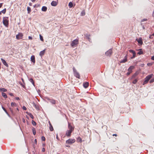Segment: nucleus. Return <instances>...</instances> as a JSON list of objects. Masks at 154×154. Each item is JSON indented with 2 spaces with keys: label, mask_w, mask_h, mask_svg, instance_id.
Here are the masks:
<instances>
[{
  "label": "nucleus",
  "mask_w": 154,
  "mask_h": 154,
  "mask_svg": "<svg viewBox=\"0 0 154 154\" xmlns=\"http://www.w3.org/2000/svg\"><path fill=\"white\" fill-rule=\"evenodd\" d=\"M68 128L66 132L65 135L68 137H70L71 135V133L74 130V127L72 126L71 124L68 123Z\"/></svg>",
  "instance_id": "1"
},
{
  "label": "nucleus",
  "mask_w": 154,
  "mask_h": 154,
  "mask_svg": "<svg viewBox=\"0 0 154 154\" xmlns=\"http://www.w3.org/2000/svg\"><path fill=\"white\" fill-rule=\"evenodd\" d=\"M153 76V75L152 74L149 75L147 76L145 78V80L144 82H143V85H144L148 83L149 79L152 77Z\"/></svg>",
  "instance_id": "2"
},
{
  "label": "nucleus",
  "mask_w": 154,
  "mask_h": 154,
  "mask_svg": "<svg viewBox=\"0 0 154 154\" xmlns=\"http://www.w3.org/2000/svg\"><path fill=\"white\" fill-rule=\"evenodd\" d=\"M73 70L75 76L77 78L79 79L80 78V75L79 73L77 71L75 67H73Z\"/></svg>",
  "instance_id": "3"
},
{
  "label": "nucleus",
  "mask_w": 154,
  "mask_h": 154,
  "mask_svg": "<svg viewBox=\"0 0 154 154\" xmlns=\"http://www.w3.org/2000/svg\"><path fill=\"white\" fill-rule=\"evenodd\" d=\"M79 43V40L78 39H75L73 40L72 43L71 44V46L73 47H74V46H75L76 45H77Z\"/></svg>",
  "instance_id": "4"
},
{
  "label": "nucleus",
  "mask_w": 154,
  "mask_h": 154,
  "mask_svg": "<svg viewBox=\"0 0 154 154\" xmlns=\"http://www.w3.org/2000/svg\"><path fill=\"white\" fill-rule=\"evenodd\" d=\"M3 23L6 26H8V20L6 18L4 17L3 19Z\"/></svg>",
  "instance_id": "5"
},
{
  "label": "nucleus",
  "mask_w": 154,
  "mask_h": 154,
  "mask_svg": "<svg viewBox=\"0 0 154 154\" xmlns=\"http://www.w3.org/2000/svg\"><path fill=\"white\" fill-rule=\"evenodd\" d=\"M75 142V140L74 139L70 138L67 140L66 141V143L67 144H72L74 143Z\"/></svg>",
  "instance_id": "6"
},
{
  "label": "nucleus",
  "mask_w": 154,
  "mask_h": 154,
  "mask_svg": "<svg viewBox=\"0 0 154 154\" xmlns=\"http://www.w3.org/2000/svg\"><path fill=\"white\" fill-rule=\"evenodd\" d=\"M112 54V51L111 49H110L107 51L105 53V54L107 56L110 57Z\"/></svg>",
  "instance_id": "7"
},
{
  "label": "nucleus",
  "mask_w": 154,
  "mask_h": 154,
  "mask_svg": "<svg viewBox=\"0 0 154 154\" xmlns=\"http://www.w3.org/2000/svg\"><path fill=\"white\" fill-rule=\"evenodd\" d=\"M23 34L21 33H19L18 35H16V38L17 39H20L22 38Z\"/></svg>",
  "instance_id": "8"
},
{
  "label": "nucleus",
  "mask_w": 154,
  "mask_h": 154,
  "mask_svg": "<svg viewBox=\"0 0 154 154\" xmlns=\"http://www.w3.org/2000/svg\"><path fill=\"white\" fill-rule=\"evenodd\" d=\"M89 85V83L88 82H85L83 83V87L85 88H86L88 87Z\"/></svg>",
  "instance_id": "9"
},
{
  "label": "nucleus",
  "mask_w": 154,
  "mask_h": 154,
  "mask_svg": "<svg viewBox=\"0 0 154 154\" xmlns=\"http://www.w3.org/2000/svg\"><path fill=\"white\" fill-rule=\"evenodd\" d=\"M134 68V66H131L128 69V72L130 73H132V69Z\"/></svg>",
  "instance_id": "10"
},
{
  "label": "nucleus",
  "mask_w": 154,
  "mask_h": 154,
  "mask_svg": "<svg viewBox=\"0 0 154 154\" xmlns=\"http://www.w3.org/2000/svg\"><path fill=\"white\" fill-rule=\"evenodd\" d=\"M138 74V72H135L132 76L131 79H132L135 78Z\"/></svg>",
  "instance_id": "11"
},
{
  "label": "nucleus",
  "mask_w": 154,
  "mask_h": 154,
  "mask_svg": "<svg viewBox=\"0 0 154 154\" xmlns=\"http://www.w3.org/2000/svg\"><path fill=\"white\" fill-rule=\"evenodd\" d=\"M1 60L3 64L6 66L8 67V65L7 64L6 61L4 59L2 58H1Z\"/></svg>",
  "instance_id": "12"
},
{
  "label": "nucleus",
  "mask_w": 154,
  "mask_h": 154,
  "mask_svg": "<svg viewBox=\"0 0 154 154\" xmlns=\"http://www.w3.org/2000/svg\"><path fill=\"white\" fill-rule=\"evenodd\" d=\"M51 4L52 6H55L57 5V2H56V1H53L51 3Z\"/></svg>",
  "instance_id": "13"
},
{
  "label": "nucleus",
  "mask_w": 154,
  "mask_h": 154,
  "mask_svg": "<svg viewBox=\"0 0 154 154\" xmlns=\"http://www.w3.org/2000/svg\"><path fill=\"white\" fill-rule=\"evenodd\" d=\"M31 60L34 63H35V57L34 55H32L31 56Z\"/></svg>",
  "instance_id": "14"
},
{
  "label": "nucleus",
  "mask_w": 154,
  "mask_h": 154,
  "mask_svg": "<svg viewBox=\"0 0 154 154\" xmlns=\"http://www.w3.org/2000/svg\"><path fill=\"white\" fill-rule=\"evenodd\" d=\"M45 50L46 49H45L43 50L40 52L39 53V55L40 56L42 57L44 55Z\"/></svg>",
  "instance_id": "15"
},
{
  "label": "nucleus",
  "mask_w": 154,
  "mask_h": 154,
  "mask_svg": "<svg viewBox=\"0 0 154 154\" xmlns=\"http://www.w3.org/2000/svg\"><path fill=\"white\" fill-rule=\"evenodd\" d=\"M49 126H49L50 130L51 131H53L54 130L53 127L50 121L49 122Z\"/></svg>",
  "instance_id": "16"
},
{
  "label": "nucleus",
  "mask_w": 154,
  "mask_h": 154,
  "mask_svg": "<svg viewBox=\"0 0 154 154\" xmlns=\"http://www.w3.org/2000/svg\"><path fill=\"white\" fill-rule=\"evenodd\" d=\"M137 41L141 45H142L143 44V41L141 38H140L138 39V40H137Z\"/></svg>",
  "instance_id": "17"
},
{
  "label": "nucleus",
  "mask_w": 154,
  "mask_h": 154,
  "mask_svg": "<svg viewBox=\"0 0 154 154\" xmlns=\"http://www.w3.org/2000/svg\"><path fill=\"white\" fill-rule=\"evenodd\" d=\"M47 9V8L45 6H43L42 8V11H46Z\"/></svg>",
  "instance_id": "18"
},
{
  "label": "nucleus",
  "mask_w": 154,
  "mask_h": 154,
  "mask_svg": "<svg viewBox=\"0 0 154 154\" xmlns=\"http://www.w3.org/2000/svg\"><path fill=\"white\" fill-rule=\"evenodd\" d=\"M78 142H80L81 143L82 142V140L81 138L80 137H78L77 140Z\"/></svg>",
  "instance_id": "19"
},
{
  "label": "nucleus",
  "mask_w": 154,
  "mask_h": 154,
  "mask_svg": "<svg viewBox=\"0 0 154 154\" xmlns=\"http://www.w3.org/2000/svg\"><path fill=\"white\" fill-rule=\"evenodd\" d=\"M138 80V79L136 78L133 81L132 83L134 84H136Z\"/></svg>",
  "instance_id": "20"
},
{
  "label": "nucleus",
  "mask_w": 154,
  "mask_h": 154,
  "mask_svg": "<svg viewBox=\"0 0 154 154\" xmlns=\"http://www.w3.org/2000/svg\"><path fill=\"white\" fill-rule=\"evenodd\" d=\"M2 96L5 98H7V96L5 93L3 92L2 93Z\"/></svg>",
  "instance_id": "21"
},
{
  "label": "nucleus",
  "mask_w": 154,
  "mask_h": 154,
  "mask_svg": "<svg viewBox=\"0 0 154 154\" xmlns=\"http://www.w3.org/2000/svg\"><path fill=\"white\" fill-rule=\"evenodd\" d=\"M139 55H141L143 54V52L142 51V50L141 49H140L139 50V51L137 53Z\"/></svg>",
  "instance_id": "22"
},
{
  "label": "nucleus",
  "mask_w": 154,
  "mask_h": 154,
  "mask_svg": "<svg viewBox=\"0 0 154 154\" xmlns=\"http://www.w3.org/2000/svg\"><path fill=\"white\" fill-rule=\"evenodd\" d=\"M73 4L71 2H70L69 3L68 6L69 8H72L73 6Z\"/></svg>",
  "instance_id": "23"
},
{
  "label": "nucleus",
  "mask_w": 154,
  "mask_h": 154,
  "mask_svg": "<svg viewBox=\"0 0 154 154\" xmlns=\"http://www.w3.org/2000/svg\"><path fill=\"white\" fill-rule=\"evenodd\" d=\"M85 14V12L84 10L82 11L81 13V16H84Z\"/></svg>",
  "instance_id": "24"
},
{
  "label": "nucleus",
  "mask_w": 154,
  "mask_h": 154,
  "mask_svg": "<svg viewBox=\"0 0 154 154\" xmlns=\"http://www.w3.org/2000/svg\"><path fill=\"white\" fill-rule=\"evenodd\" d=\"M0 91H2L3 92H6L7 91V90L4 88H0Z\"/></svg>",
  "instance_id": "25"
},
{
  "label": "nucleus",
  "mask_w": 154,
  "mask_h": 154,
  "mask_svg": "<svg viewBox=\"0 0 154 154\" xmlns=\"http://www.w3.org/2000/svg\"><path fill=\"white\" fill-rule=\"evenodd\" d=\"M11 105L12 106H17V104L16 103L13 102H12L11 103Z\"/></svg>",
  "instance_id": "26"
},
{
  "label": "nucleus",
  "mask_w": 154,
  "mask_h": 154,
  "mask_svg": "<svg viewBox=\"0 0 154 154\" xmlns=\"http://www.w3.org/2000/svg\"><path fill=\"white\" fill-rule=\"evenodd\" d=\"M50 102L52 104H55L56 103V101L54 100H51Z\"/></svg>",
  "instance_id": "27"
},
{
  "label": "nucleus",
  "mask_w": 154,
  "mask_h": 154,
  "mask_svg": "<svg viewBox=\"0 0 154 154\" xmlns=\"http://www.w3.org/2000/svg\"><path fill=\"white\" fill-rule=\"evenodd\" d=\"M28 115L32 119H33L34 116L31 113H28Z\"/></svg>",
  "instance_id": "28"
},
{
  "label": "nucleus",
  "mask_w": 154,
  "mask_h": 154,
  "mask_svg": "<svg viewBox=\"0 0 154 154\" xmlns=\"http://www.w3.org/2000/svg\"><path fill=\"white\" fill-rule=\"evenodd\" d=\"M27 10L28 11V13H29L31 11V9L29 7H27Z\"/></svg>",
  "instance_id": "29"
},
{
  "label": "nucleus",
  "mask_w": 154,
  "mask_h": 154,
  "mask_svg": "<svg viewBox=\"0 0 154 154\" xmlns=\"http://www.w3.org/2000/svg\"><path fill=\"white\" fill-rule=\"evenodd\" d=\"M32 130L33 131V133L34 135H35L36 134V131L35 128H33L32 129Z\"/></svg>",
  "instance_id": "30"
},
{
  "label": "nucleus",
  "mask_w": 154,
  "mask_h": 154,
  "mask_svg": "<svg viewBox=\"0 0 154 154\" xmlns=\"http://www.w3.org/2000/svg\"><path fill=\"white\" fill-rule=\"evenodd\" d=\"M127 60H125V59H124L123 60H121L120 62L121 63H125L127 62Z\"/></svg>",
  "instance_id": "31"
},
{
  "label": "nucleus",
  "mask_w": 154,
  "mask_h": 154,
  "mask_svg": "<svg viewBox=\"0 0 154 154\" xmlns=\"http://www.w3.org/2000/svg\"><path fill=\"white\" fill-rule=\"evenodd\" d=\"M39 36L40 40L42 41L43 42L44 39H43V37L41 35H40Z\"/></svg>",
  "instance_id": "32"
},
{
  "label": "nucleus",
  "mask_w": 154,
  "mask_h": 154,
  "mask_svg": "<svg viewBox=\"0 0 154 154\" xmlns=\"http://www.w3.org/2000/svg\"><path fill=\"white\" fill-rule=\"evenodd\" d=\"M6 8H5L3 10H2L1 12V13L2 12V13H3V14H5L6 12Z\"/></svg>",
  "instance_id": "33"
},
{
  "label": "nucleus",
  "mask_w": 154,
  "mask_h": 154,
  "mask_svg": "<svg viewBox=\"0 0 154 154\" xmlns=\"http://www.w3.org/2000/svg\"><path fill=\"white\" fill-rule=\"evenodd\" d=\"M29 81L32 83V84L34 85V82L32 79H29Z\"/></svg>",
  "instance_id": "34"
},
{
  "label": "nucleus",
  "mask_w": 154,
  "mask_h": 154,
  "mask_svg": "<svg viewBox=\"0 0 154 154\" xmlns=\"http://www.w3.org/2000/svg\"><path fill=\"white\" fill-rule=\"evenodd\" d=\"M2 109H3V110L5 111V112L7 114H8V113L7 111H6V109H5L4 107H3V106H2Z\"/></svg>",
  "instance_id": "35"
},
{
  "label": "nucleus",
  "mask_w": 154,
  "mask_h": 154,
  "mask_svg": "<svg viewBox=\"0 0 154 154\" xmlns=\"http://www.w3.org/2000/svg\"><path fill=\"white\" fill-rule=\"evenodd\" d=\"M136 56V53H134L133 54V57H131V59H133Z\"/></svg>",
  "instance_id": "36"
},
{
  "label": "nucleus",
  "mask_w": 154,
  "mask_h": 154,
  "mask_svg": "<svg viewBox=\"0 0 154 154\" xmlns=\"http://www.w3.org/2000/svg\"><path fill=\"white\" fill-rule=\"evenodd\" d=\"M19 84L24 88H25V85L21 82H19Z\"/></svg>",
  "instance_id": "37"
},
{
  "label": "nucleus",
  "mask_w": 154,
  "mask_h": 154,
  "mask_svg": "<svg viewBox=\"0 0 154 154\" xmlns=\"http://www.w3.org/2000/svg\"><path fill=\"white\" fill-rule=\"evenodd\" d=\"M32 124L33 125H35L36 124V123L34 121H32Z\"/></svg>",
  "instance_id": "38"
},
{
  "label": "nucleus",
  "mask_w": 154,
  "mask_h": 154,
  "mask_svg": "<svg viewBox=\"0 0 154 154\" xmlns=\"http://www.w3.org/2000/svg\"><path fill=\"white\" fill-rule=\"evenodd\" d=\"M42 140H43V141H45V137H44V136H42Z\"/></svg>",
  "instance_id": "39"
},
{
  "label": "nucleus",
  "mask_w": 154,
  "mask_h": 154,
  "mask_svg": "<svg viewBox=\"0 0 154 154\" xmlns=\"http://www.w3.org/2000/svg\"><path fill=\"white\" fill-rule=\"evenodd\" d=\"M129 51L130 52L132 53L133 54L135 53V52L134 51H133V50H129Z\"/></svg>",
  "instance_id": "40"
},
{
  "label": "nucleus",
  "mask_w": 154,
  "mask_h": 154,
  "mask_svg": "<svg viewBox=\"0 0 154 154\" xmlns=\"http://www.w3.org/2000/svg\"><path fill=\"white\" fill-rule=\"evenodd\" d=\"M147 20L146 19H143L142 20H141V22H144V21H147Z\"/></svg>",
  "instance_id": "41"
},
{
  "label": "nucleus",
  "mask_w": 154,
  "mask_h": 154,
  "mask_svg": "<svg viewBox=\"0 0 154 154\" xmlns=\"http://www.w3.org/2000/svg\"><path fill=\"white\" fill-rule=\"evenodd\" d=\"M154 82V79H152L150 81V83H152Z\"/></svg>",
  "instance_id": "42"
},
{
  "label": "nucleus",
  "mask_w": 154,
  "mask_h": 154,
  "mask_svg": "<svg viewBox=\"0 0 154 154\" xmlns=\"http://www.w3.org/2000/svg\"><path fill=\"white\" fill-rule=\"evenodd\" d=\"M23 109L24 110H26V107L25 106H23Z\"/></svg>",
  "instance_id": "43"
},
{
  "label": "nucleus",
  "mask_w": 154,
  "mask_h": 154,
  "mask_svg": "<svg viewBox=\"0 0 154 154\" xmlns=\"http://www.w3.org/2000/svg\"><path fill=\"white\" fill-rule=\"evenodd\" d=\"M29 39L30 40H32V37L29 36L28 37Z\"/></svg>",
  "instance_id": "44"
},
{
  "label": "nucleus",
  "mask_w": 154,
  "mask_h": 154,
  "mask_svg": "<svg viewBox=\"0 0 154 154\" xmlns=\"http://www.w3.org/2000/svg\"><path fill=\"white\" fill-rule=\"evenodd\" d=\"M151 60H154V56H152L151 58Z\"/></svg>",
  "instance_id": "45"
},
{
  "label": "nucleus",
  "mask_w": 154,
  "mask_h": 154,
  "mask_svg": "<svg viewBox=\"0 0 154 154\" xmlns=\"http://www.w3.org/2000/svg\"><path fill=\"white\" fill-rule=\"evenodd\" d=\"M130 73H131L130 72H127L126 73V75H129L130 74Z\"/></svg>",
  "instance_id": "46"
},
{
  "label": "nucleus",
  "mask_w": 154,
  "mask_h": 154,
  "mask_svg": "<svg viewBox=\"0 0 154 154\" xmlns=\"http://www.w3.org/2000/svg\"><path fill=\"white\" fill-rule=\"evenodd\" d=\"M56 138L58 140H60V139H59V137H58V136L57 135V136H56Z\"/></svg>",
  "instance_id": "47"
},
{
  "label": "nucleus",
  "mask_w": 154,
  "mask_h": 154,
  "mask_svg": "<svg viewBox=\"0 0 154 154\" xmlns=\"http://www.w3.org/2000/svg\"><path fill=\"white\" fill-rule=\"evenodd\" d=\"M127 55H126L124 59L125 60H127Z\"/></svg>",
  "instance_id": "48"
},
{
  "label": "nucleus",
  "mask_w": 154,
  "mask_h": 154,
  "mask_svg": "<svg viewBox=\"0 0 154 154\" xmlns=\"http://www.w3.org/2000/svg\"><path fill=\"white\" fill-rule=\"evenodd\" d=\"M153 37V36H152V35H150L149 38H152Z\"/></svg>",
  "instance_id": "49"
},
{
  "label": "nucleus",
  "mask_w": 154,
  "mask_h": 154,
  "mask_svg": "<svg viewBox=\"0 0 154 154\" xmlns=\"http://www.w3.org/2000/svg\"><path fill=\"white\" fill-rule=\"evenodd\" d=\"M15 99H16V100H19V99H20L19 97H16L15 98Z\"/></svg>",
  "instance_id": "50"
},
{
  "label": "nucleus",
  "mask_w": 154,
  "mask_h": 154,
  "mask_svg": "<svg viewBox=\"0 0 154 154\" xmlns=\"http://www.w3.org/2000/svg\"><path fill=\"white\" fill-rule=\"evenodd\" d=\"M2 3H0V8L2 7Z\"/></svg>",
  "instance_id": "51"
},
{
  "label": "nucleus",
  "mask_w": 154,
  "mask_h": 154,
  "mask_svg": "<svg viewBox=\"0 0 154 154\" xmlns=\"http://www.w3.org/2000/svg\"><path fill=\"white\" fill-rule=\"evenodd\" d=\"M112 136H115L116 137V136H117V134H113L112 135Z\"/></svg>",
  "instance_id": "52"
},
{
  "label": "nucleus",
  "mask_w": 154,
  "mask_h": 154,
  "mask_svg": "<svg viewBox=\"0 0 154 154\" xmlns=\"http://www.w3.org/2000/svg\"><path fill=\"white\" fill-rule=\"evenodd\" d=\"M45 149L43 148H42V152H44L45 151Z\"/></svg>",
  "instance_id": "53"
},
{
  "label": "nucleus",
  "mask_w": 154,
  "mask_h": 154,
  "mask_svg": "<svg viewBox=\"0 0 154 154\" xmlns=\"http://www.w3.org/2000/svg\"><path fill=\"white\" fill-rule=\"evenodd\" d=\"M35 143L36 144L37 143V140L36 139H35Z\"/></svg>",
  "instance_id": "54"
},
{
  "label": "nucleus",
  "mask_w": 154,
  "mask_h": 154,
  "mask_svg": "<svg viewBox=\"0 0 154 154\" xmlns=\"http://www.w3.org/2000/svg\"><path fill=\"white\" fill-rule=\"evenodd\" d=\"M29 5L30 6H31L32 5V4L31 3H30L29 4Z\"/></svg>",
  "instance_id": "55"
},
{
  "label": "nucleus",
  "mask_w": 154,
  "mask_h": 154,
  "mask_svg": "<svg viewBox=\"0 0 154 154\" xmlns=\"http://www.w3.org/2000/svg\"><path fill=\"white\" fill-rule=\"evenodd\" d=\"M32 1L33 2H34L35 1V0H32Z\"/></svg>",
  "instance_id": "56"
},
{
  "label": "nucleus",
  "mask_w": 154,
  "mask_h": 154,
  "mask_svg": "<svg viewBox=\"0 0 154 154\" xmlns=\"http://www.w3.org/2000/svg\"><path fill=\"white\" fill-rule=\"evenodd\" d=\"M89 36H90V35H87V37H88V38H89Z\"/></svg>",
  "instance_id": "57"
},
{
  "label": "nucleus",
  "mask_w": 154,
  "mask_h": 154,
  "mask_svg": "<svg viewBox=\"0 0 154 154\" xmlns=\"http://www.w3.org/2000/svg\"><path fill=\"white\" fill-rule=\"evenodd\" d=\"M22 80L23 82L24 83V80L22 78Z\"/></svg>",
  "instance_id": "58"
},
{
  "label": "nucleus",
  "mask_w": 154,
  "mask_h": 154,
  "mask_svg": "<svg viewBox=\"0 0 154 154\" xmlns=\"http://www.w3.org/2000/svg\"><path fill=\"white\" fill-rule=\"evenodd\" d=\"M152 36H154V33H153L152 35Z\"/></svg>",
  "instance_id": "59"
},
{
  "label": "nucleus",
  "mask_w": 154,
  "mask_h": 154,
  "mask_svg": "<svg viewBox=\"0 0 154 154\" xmlns=\"http://www.w3.org/2000/svg\"><path fill=\"white\" fill-rule=\"evenodd\" d=\"M66 146L67 147H69L70 146Z\"/></svg>",
  "instance_id": "60"
},
{
  "label": "nucleus",
  "mask_w": 154,
  "mask_h": 154,
  "mask_svg": "<svg viewBox=\"0 0 154 154\" xmlns=\"http://www.w3.org/2000/svg\"><path fill=\"white\" fill-rule=\"evenodd\" d=\"M2 14V13H1V11H0V15H1Z\"/></svg>",
  "instance_id": "61"
},
{
  "label": "nucleus",
  "mask_w": 154,
  "mask_h": 154,
  "mask_svg": "<svg viewBox=\"0 0 154 154\" xmlns=\"http://www.w3.org/2000/svg\"><path fill=\"white\" fill-rule=\"evenodd\" d=\"M25 122V120L24 119L23 120V122Z\"/></svg>",
  "instance_id": "62"
},
{
  "label": "nucleus",
  "mask_w": 154,
  "mask_h": 154,
  "mask_svg": "<svg viewBox=\"0 0 154 154\" xmlns=\"http://www.w3.org/2000/svg\"><path fill=\"white\" fill-rule=\"evenodd\" d=\"M10 95H12V94H10Z\"/></svg>",
  "instance_id": "63"
},
{
  "label": "nucleus",
  "mask_w": 154,
  "mask_h": 154,
  "mask_svg": "<svg viewBox=\"0 0 154 154\" xmlns=\"http://www.w3.org/2000/svg\"><path fill=\"white\" fill-rule=\"evenodd\" d=\"M17 110H18V108H17Z\"/></svg>",
  "instance_id": "64"
}]
</instances>
